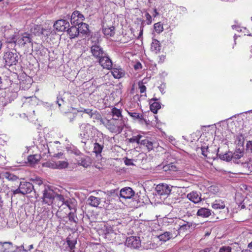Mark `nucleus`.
<instances>
[{"label":"nucleus","mask_w":252,"mask_h":252,"mask_svg":"<svg viewBox=\"0 0 252 252\" xmlns=\"http://www.w3.org/2000/svg\"><path fill=\"white\" fill-rule=\"evenodd\" d=\"M126 125V122L123 118H113L107 121L106 127L111 132L120 133Z\"/></svg>","instance_id":"f257e3e1"},{"label":"nucleus","mask_w":252,"mask_h":252,"mask_svg":"<svg viewBox=\"0 0 252 252\" xmlns=\"http://www.w3.org/2000/svg\"><path fill=\"white\" fill-rule=\"evenodd\" d=\"M171 225L173 226L174 236H177L179 234V230L185 231L192 226L191 223L177 219L175 220H173Z\"/></svg>","instance_id":"f03ea898"},{"label":"nucleus","mask_w":252,"mask_h":252,"mask_svg":"<svg viewBox=\"0 0 252 252\" xmlns=\"http://www.w3.org/2000/svg\"><path fill=\"white\" fill-rule=\"evenodd\" d=\"M3 60L5 65L11 66L17 63L19 60V56L16 50L8 51L4 53Z\"/></svg>","instance_id":"7ed1b4c3"},{"label":"nucleus","mask_w":252,"mask_h":252,"mask_svg":"<svg viewBox=\"0 0 252 252\" xmlns=\"http://www.w3.org/2000/svg\"><path fill=\"white\" fill-rule=\"evenodd\" d=\"M76 162H74V164H77L82 166L84 168H87L92 164V159L89 156L84 155L81 152L75 153V157L74 158Z\"/></svg>","instance_id":"20e7f679"},{"label":"nucleus","mask_w":252,"mask_h":252,"mask_svg":"<svg viewBox=\"0 0 252 252\" xmlns=\"http://www.w3.org/2000/svg\"><path fill=\"white\" fill-rule=\"evenodd\" d=\"M42 192V201L48 205H51L55 199V192L49 186L45 187Z\"/></svg>","instance_id":"39448f33"},{"label":"nucleus","mask_w":252,"mask_h":252,"mask_svg":"<svg viewBox=\"0 0 252 252\" xmlns=\"http://www.w3.org/2000/svg\"><path fill=\"white\" fill-rule=\"evenodd\" d=\"M140 145L145 147L147 150L150 152L154 149L157 144L155 139L151 137H145L141 140Z\"/></svg>","instance_id":"423d86ee"},{"label":"nucleus","mask_w":252,"mask_h":252,"mask_svg":"<svg viewBox=\"0 0 252 252\" xmlns=\"http://www.w3.org/2000/svg\"><path fill=\"white\" fill-rule=\"evenodd\" d=\"M31 35L28 32H24L18 37L17 44L22 47L26 46L28 44H32Z\"/></svg>","instance_id":"0eeeda50"},{"label":"nucleus","mask_w":252,"mask_h":252,"mask_svg":"<svg viewBox=\"0 0 252 252\" xmlns=\"http://www.w3.org/2000/svg\"><path fill=\"white\" fill-rule=\"evenodd\" d=\"M20 189L22 191V194H26L31 193L33 190L35 193L36 192L37 188H35L34 185L30 183L27 182H21L20 184ZM37 188V187H35Z\"/></svg>","instance_id":"6e6552de"},{"label":"nucleus","mask_w":252,"mask_h":252,"mask_svg":"<svg viewBox=\"0 0 252 252\" xmlns=\"http://www.w3.org/2000/svg\"><path fill=\"white\" fill-rule=\"evenodd\" d=\"M98 62L103 68L108 70L112 69V62L111 60L106 56V53L98 59Z\"/></svg>","instance_id":"1a4fd4ad"},{"label":"nucleus","mask_w":252,"mask_h":252,"mask_svg":"<svg viewBox=\"0 0 252 252\" xmlns=\"http://www.w3.org/2000/svg\"><path fill=\"white\" fill-rule=\"evenodd\" d=\"M126 244L127 247L136 249L141 245V242L138 237L130 236L126 239Z\"/></svg>","instance_id":"9d476101"},{"label":"nucleus","mask_w":252,"mask_h":252,"mask_svg":"<svg viewBox=\"0 0 252 252\" xmlns=\"http://www.w3.org/2000/svg\"><path fill=\"white\" fill-rule=\"evenodd\" d=\"M69 27V22L63 19L57 20L54 24V28L60 32L64 31Z\"/></svg>","instance_id":"9b49d317"},{"label":"nucleus","mask_w":252,"mask_h":252,"mask_svg":"<svg viewBox=\"0 0 252 252\" xmlns=\"http://www.w3.org/2000/svg\"><path fill=\"white\" fill-rule=\"evenodd\" d=\"M84 20V16L78 11H74L70 18V22L72 24L76 25L80 24Z\"/></svg>","instance_id":"f8f14e48"},{"label":"nucleus","mask_w":252,"mask_h":252,"mask_svg":"<svg viewBox=\"0 0 252 252\" xmlns=\"http://www.w3.org/2000/svg\"><path fill=\"white\" fill-rule=\"evenodd\" d=\"M174 204L175 207L183 210L188 208L189 206V202L186 198L180 197L176 199Z\"/></svg>","instance_id":"ddd939ff"},{"label":"nucleus","mask_w":252,"mask_h":252,"mask_svg":"<svg viewBox=\"0 0 252 252\" xmlns=\"http://www.w3.org/2000/svg\"><path fill=\"white\" fill-rule=\"evenodd\" d=\"M91 52L93 55L98 60L105 54L100 46L97 45H94L91 47Z\"/></svg>","instance_id":"4468645a"},{"label":"nucleus","mask_w":252,"mask_h":252,"mask_svg":"<svg viewBox=\"0 0 252 252\" xmlns=\"http://www.w3.org/2000/svg\"><path fill=\"white\" fill-rule=\"evenodd\" d=\"M134 195V191L129 187L123 188L120 191V197L125 199H129L133 196Z\"/></svg>","instance_id":"2eb2a0df"},{"label":"nucleus","mask_w":252,"mask_h":252,"mask_svg":"<svg viewBox=\"0 0 252 252\" xmlns=\"http://www.w3.org/2000/svg\"><path fill=\"white\" fill-rule=\"evenodd\" d=\"M187 198L190 201L194 203H199L201 201L200 194L198 193L196 191H192L187 194Z\"/></svg>","instance_id":"dca6fc26"},{"label":"nucleus","mask_w":252,"mask_h":252,"mask_svg":"<svg viewBox=\"0 0 252 252\" xmlns=\"http://www.w3.org/2000/svg\"><path fill=\"white\" fill-rule=\"evenodd\" d=\"M158 100L157 98H152L150 101V110L154 114H156L158 112V110L161 108L160 102L157 101Z\"/></svg>","instance_id":"f3484780"},{"label":"nucleus","mask_w":252,"mask_h":252,"mask_svg":"<svg viewBox=\"0 0 252 252\" xmlns=\"http://www.w3.org/2000/svg\"><path fill=\"white\" fill-rule=\"evenodd\" d=\"M104 233L105 238L107 239L109 241H112L115 238L116 234L111 226H106L104 230Z\"/></svg>","instance_id":"a211bd4d"},{"label":"nucleus","mask_w":252,"mask_h":252,"mask_svg":"<svg viewBox=\"0 0 252 252\" xmlns=\"http://www.w3.org/2000/svg\"><path fill=\"white\" fill-rule=\"evenodd\" d=\"M77 238H74L73 236L69 235L66 238V243L68 246L69 251H74L75 246L77 244Z\"/></svg>","instance_id":"6ab92c4d"},{"label":"nucleus","mask_w":252,"mask_h":252,"mask_svg":"<svg viewBox=\"0 0 252 252\" xmlns=\"http://www.w3.org/2000/svg\"><path fill=\"white\" fill-rule=\"evenodd\" d=\"M157 190L160 194H169L171 191L170 187L167 184L158 185L157 187Z\"/></svg>","instance_id":"aec40b11"},{"label":"nucleus","mask_w":252,"mask_h":252,"mask_svg":"<svg viewBox=\"0 0 252 252\" xmlns=\"http://www.w3.org/2000/svg\"><path fill=\"white\" fill-rule=\"evenodd\" d=\"M196 215L201 218H208L211 215V211L206 208H201L198 209Z\"/></svg>","instance_id":"412c9836"},{"label":"nucleus","mask_w":252,"mask_h":252,"mask_svg":"<svg viewBox=\"0 0 252 252\" xmlns=\"http://www.w3.org/2000/svg\"><path fill=\"white\" fill-rule=\"evenodd\" d=\"M161 45L158 40L156 39H153L151 44V49L152 51L154 52L155 53H158L161 50Z\"/></svg>","instance_id":"4be33fe9"},{"label":"nucleus","mask_w":252,"mask_h":252,"mask_svg":"<svg viewBox=\"0 0 252 252\" xmlns=\"http://www.w3.org/2000/svg\"><path fill=\"white\" fill-rule=\"evenodd\" d=\"M113 77L116 79H120L124 76L125 71L122 68H114L111 71Z\"/></svg>","instance_id":"5701e85b"},{"label":"nucleus","mask_w":252,"mask_h":252,"mask_svg":"<svg viewBox=\"0 0 252 252\" xmlns=\"http://www.w3.org/2000/svg\"><path fill=\"white\" fill-rule=\"evenodd\" d=\"M31 32L35 35H40L44 34V32L46 31L44 29L41 27L40 25H35L31 28Z\"/></svg>","instance_id":"b1692460"},{"label":"nucleus","mask_w":252,"mask_h":252,"mask_svg":"<svg viewBox=\"0 0 252 252\" xmlns=\"http://www.w3.org/2000/svg\"><path fill=\"white\" fill-rule=\"evenodd\" d=\"M68 34L70 38H74L77 37L78 34V28L75 26H72L67 30Z\"/></svg>","instance_id":"393cba45"},{"label":"nucleus","mask_w":252,"mask_h":252,"mask_svg":"<svg viewBox=\"0 0 252 252\" xmlns=\"http://www.w3.org/2000/svg\"><path fill=\"white\" fill-rule=\"evenodd\" d=\"M225 207V203L221 199H217L212 204V207L215 210L222 209Z\"/></svg>","instance_id":"a878e982"},{"label":"nucleus","mask_w":252,"mask_h":252,"mask_svg":"<svg viewBox=\"0 0 252 252\" xmlns=\"http://www.w3.org/2000/svg\"><path fill=\"white\" fill-rule=\"evenodd\" d=\"M115 28L113 26L109 27H105L103 29V32L107 37H111L114 35L115 33Z\"/></svg>","instance_id":"bb28decb"},{"label":"nucleus","mask_w":252,"mask_h":252,"mask_svg":"<svg viewBox=\"0 0 252 252\" xmlns=\"http://www.w3.org/2000/svg\"><path fill=\"white\" fill-rule=\"evenodd\" d=\"M89 204L93 207H97L100 202V198L94 196H90L88 200Z\"/></svg>","instance_id":"cd10ccee"},{"label":"nucleus","mask_w":252,"mask_h":252,"mask_svg":"<svg viewBox=\"0 0 252 252\" xmlns=\"http://www.w3.org/2000/svg\"><path fill=\"white\" fill-rule=\"evenodd\" d=\"M173 237H175L174 234L173 235L172 232H165L164 233L159 235L158 236V238L160 241L166 242Z\"/></svg>","instance_id":"c85d7f7f"},{"label":"nucleus","mask_w":252,"mask_h":252,"mask_svg":"<svg viewBox=\"0 0 252 252\" xmlns=\"http://www.w3.org/2000/svg\"><path fill=\"white\" fill-rule=\"evenodd\" d=\"M78 25V32L82 33V34H87L88 32L89 29H88V25L82 22V23H80V24H77Z\"/></svg>","instance_id":"c756f323"},{"label":"nucleus","mask_w":252,"mask_h":252,"mask_svg":"<svg viewBox=\"0 0 252 252\" xmlns=\"http://www.w3.org/2000/svg\"><path fill=\"white\" fill-rule=\"evenodd\" d=\"M5 36L6 43H14L16 45L17 42L18 35L15 33L10 35H6L5 34Z\"/></svg>","instance_id":"7c9ffc66"},{"label":"nucleus","mask_w":252,"mask_h":252,"mask_svg":"<svg viewBox=\"0 0 252 252\" xmlns=\"http://www.w3.org/2000/svg\"><path fill=\"white\" fill-rule=\"evenodd\" d=\"M40 159V156L38 155H30L28 157V161L31 165L37 163Z\"/></svg>","instance_id":"2f4dec72"},{"label":"nucleus","mask_w":252,"mask_h":252,"mask_svg":"<svg viewBox=\"0 0 252 252\" xmlns=\"http://www.w3.org/2000/svg\"><path fill=\"white\" fill-rule=\"evenodd\" d=\"M163 171H176L178 170V168L176 164L174 163H170L169 164L164 165L162 167Z\"/></svg>","instance_id":"473e14b6"},{"label":"nucleus","mask_w":252,"mask_h":252,"mask_svg":"<svg viewBox=\"0 0 252 252\" xmlns=\"http://www.w3.org/2000/svg\"><path fill=\"white\" fill-rule=\"evenodd\" d=\"M144 136L141 134L133 135L131 138L128 139V142L131 143H136L140 145L141 140L143 139Z\"/></svg>","instance_id":"72a5a7b5"},{"label":"nucleus","mask_w":252,"mask_h":252,"mask_svg":"<svg viewBox=\"0 0 252 252\" xmlns=\"http://www.w3.org/2000/svg\"><path fill=\"white\" fill-rule=\"evenodd\" d=\"M128 113L133 120H138L140 122L144 121L146 122V120L144 119V116L142 114L137 112H128Z\"/></svg>","instance_id":"f704fd0d"},{"label":"nucleus","mask_w":252,"mask_h":252,"mask_svg":"<svg viewBox=\"0 0 252 252\" xmlns=\"http://www.w3.org/2000/svg\"><path fill=\"white\" fill-rule=\"evenodd\" d=\"M31 181H32L33 184L34 186H38L39 187H40L41 189H44L45 187H47V186H46L43 184L42 180L40 177H35V178H32L31 179Z\"/></svg>","instance_id":"c9c22d12"},{"label":"nucleus","mask_w":252,"mask_h":252,"mask_svg":"<svg viewBox=\"0 0 252 252\" xmlns=\"http://www.w3.org/2000/svg\"><path fill=\"white\" fill-rule=\"evenodd\" d=\"M103 148V145H101L98 143H95L94 146L93 152L97 155L101 153Z\"/></svg>","instance_id":"e433bc0d"},{"label":"nucleus","mask_w":252,"mask_h":252,"mask_svg":"<svg viewBox=\"0 0 252 252\" xmlns=\"http://www.w3.org/2000/svg\"><path fill=\"white\" fill-rule=\"evenodd\" d=\"M69 220L71 222H77V216L76 215V209H73V211L69 212L68 215Z\"/></svg>","instance_id":"4c0bfd02"},{"label":"nucleus","mask_w":252,"mask_h":252,"mask_svg":"<svg viewBox=\"0 0 252 252\" xmlns=\"http://www.w3.org/2000/svg\"><path fill=\"white\" fill-rule=\"evenodd\" d=\"M57 161V169H62L66 168L68 166V162L67 161H61L58 160Z\"/></svg>","instance_id":"58836bf2"},{"label":"nucleus","mask_w":252,"mask_h":252,"mask_svg":"<svg viewBox=\"0 0 252 252\" xmlns=\"http://www.w3.org/2000/svg\"><path fill=\"white\" fill-rule=\"evenodd\" d=\"M111 112L113 117H116L117 118V119H119L120 117L123 118L122 112L120 109H119L116 107H114L112 109Z\"/></svg>","instance_id":"ea45409f"},{"label":"nucleus","mask_w":252,"mask_h":252,"mask_svg":"<svg viewBox=\"0 0 252 252\" xmlns=\"http://www.w3.org/2000/svg\"><path fill=\"white\" fill-rule=\"evenodd\" d=\"M155 32L158 33H160L163 31V27L160 22L155 23L154 25Z\"/></svg>","instance_id":"a19ab883"},{"label":"nucleus","mask_w":252,"mask_h":252,"mask_svg":"<svg viewBox=\"0 0 252 252\" xmlns=\"http://www.w3.org/2000/svg\"><path fill=\"white\" fill-rule=\"evenodd\" d=\"M209 192L213 194H216L219 192L220 189L218 186L212 185L208 187Z\"/></svg>","instance_id":"79ce46f5"},{"label":"nucleus","mask_w":252,"mask_h":252,"mask_svg":"<svg viewBox=\"0 0 252 252\" xmlns=\"http://www.w3.org/2000/svg\"><path fill=\"white\" fill-rule=\"evenodd\" d=\"M232 248L228 246H223L221 247L219 252H231Z\"/></svg>","instance_id":"37998d69"},{"label":"nucleus","mask_w":252,"mask_h":252,"mask_svg":"<svg viewBox=\"0 0 252 252\" xmlns=\"http://www.w3.org/2000/svg\"><path fill=\"white\" fill-rule=\"evenodd\" d=\"M243 152L236 151L232 155V158L235 159H240L241 157L243 156Z\"/></svg>","instance_id":"c03bdc74"},{"label":"nucleus","mask_w":252,"mask_h":252,"mask_svg":"<svg viewBox=\"0 0 252 252\" xmlns=\"http://www.w3.org/2000/svg\"><path fill=\"white\" fill-rule=\"evenodd\" d=\"M55 198L57 200H58L59 201L61 202V205H63L66 201H65L63 195L62 194H56L55 195Z\"/></svg>","instance_id":"a18cd8bd"},{"label":"nucleus","mask_w":252,"mask_h":252,"mask_svg":"<svg viewBox=\"0 0 252 252\" xmlns=\"http://www.w3.org/2000/svg\"><path fill=\"white\" fill-rule=\"evenodd\" d=\"M80 112L88 114L90 116V118H92L93 115H94L96 112H97V111H95L94 113L93 112V110L90 109H84L83 110H81Z\"/></svg>","instance_id":"49530a36"},{"label":"nucleus","mask_w":252,"mask_h":252,"mask_svg":"<svg viewBox=\"0 0 252 252\" xmlns=\"http://www.w3.org/2000/svg\"><path fill=\"white\" fill-rule=\"evenodd\" d=\"M46 166L53 169H57V161H52L46 163Z\"/></svg>","instance_id":"de8ad7c7"},{"label":"nucleus","mask_w":252,"mask_h":252,"mask_svg":"<svg viewBox=\"0 0 252 252\" xmlns=\"http://www.w3.org/2000/svg\"><path fill=\"white\" fill-rule=\"evenodd\" d=\"M138 87L140 93L142 94L146 92V87L142 82H139L138 83Z\"/></svg>","instance_id":"09e8293b"},{"label":"nucleus","mask_w":252,"mask_h":252,"mask_svg":"<svg viewBox=\"0 0 252 252\" xmlns=\"http://www.w3.org/2000/svg\"><path fill=\"white\" fill-rule=\"evenodd\" d=\"M3 176L5 178L9 180H13L15 177L13 174H11L8 172H6L3 174Z\"/></svg>","instance_id":"8fccbe9b"},{"label":"nucleus","mask_w":252,"mask_h":252,"mask_svg":"<svg viewBox=\"0 0 252 252\" xmlns=\"http://www.w3.org/2000/svg\"><path fill=\"white\" fill-rule=\"evenodd\" d=\"M145 17H146V20L147 21V24L149 25V24H151L152 23V16H151V15L148 13V12H146L145 13Z\"/></svg>","instance_id":"3c124183"},{"label":"nucleus","mask_w":252,"mask_h":252,"mask_svg":"<svg viewBox=\"0 0 252 252\" xmlns=\"http://www.w3.org/2000/svg\"><path fill=\"white\" fill-rule=\"evenodd\" d=\"M12 191V194L13 195H15V194H18V193H21V194H22V190L20 189V185L19 186V188L17 189H16L15 190H13Z\"/></svg>","instance_id":"603ef678"},{"label":"nucleus","mask_w":252,"mask_h":252,"mask_svg":"<svg viewBox=\"0 0 252 252\" xmlns=\"http://www.w3.org/2000/svg\"><path fill=\"white\" fill-rule=\"evenodd\" d=\"M32 97H31V96H30V97H26L25 98L26 99V101H25L23 104V106L24 107H26L27 104V103H29L30 102V101L31 100H32Z\"/></svg>","instance_id":"864d4df0"},{"label":"nucleus","mask_w":252,"mask_h":252,"mask_svg":"<svg viewBox=\"0 0 252 252\" xmlns=\"http://www.w3.org/2000/svg\"><path fill=\"white\" fill-rule=\"evenodd\" d=\"M134 68L135 69H138L142 68V64L140 62H137L134 65Z\"/></svg>","instance_id":"5fc2aeb1"},{"label":"nucleus","mask_w":252,"mask_h":252,"mask_svg":"<svg viewBox=\"0 0 252 252\" xmlns=\"http://www.w3.org/2000/svg\"><path fill=\"white\" fill-rule=\"evenodd\" d=\"M158 58H159V60L158 61V63H162L165 59V56L162 55L161 56H159L158 57Z\"/></svg>","instance_id":"6e6d98bb"},{"label":"nucleus","mask_w":252,"mask_h":252,"mask_svg":"<svg viewBox=\"0 0 252 252\" xmlns=\"http://www.w3.org/2000/svg\"><path fill=\"white\" fill-rule=\"evenodd\" d=\"M246 146L247 148H249L252 152V140L248 141L247 143Z\"/></svg>","instance_id":"4d7b16f0"},{"label":"nucleus","mask_w":252,"mask_h":252,"mask_svg":"<svg viewBox=\"0 0 252 252\" xmlns=\"http://www.w3.org/2000/svg\"><path fill=\"white\" fill-rule=\"evenodd\" d=\"M207 149L208 148H201V150H202V155L204 156V157H208V154L206 153L207 151Z\"/></svg>","instance_id":"13d9d810"},{"label":"nucleus","mask_w":252,"mask_h":252,"mask_svg":"<svg viewBox=\"0 0 252 252\" xmlns=\"http://www.w3.org/2000/svg\"><path fill=\"white\" fill-rule=\"evenodd\" d=\"M143 32V28L142 26H140V32H139L138 35L137 37V38L139 39L142 36Z\"/></svg>","instance_id":"bf43d9fd"},{"label":"nucleus","mask_w":252,"mask_h":252,"mask_svg":"<svg viewBox=\"0 0 252 252\" xmlns=\"http://www.w3.org/2000/svg\"><path fill=\"white\" fill-rule=\"evenodd\" d=\"M63 204H64V205H65L66 206H67L68 207V208L69 209V210H72V211H73V209L74 208H72L71 207V206H70V205L69 204V202H68V201H66V202H65Z\"/></svg>","instance_id":"052dcab7"},{"label":"nucleus","mask_w":252,"mask_h":252,"mask_svg":"<svg viewBox=\"0 0 252 252\" xmlns=\"http://www.w3.org/2000/svg\"><path fill=\"white\" fill-rule=\"evenodd\" d=\"M125 164L127 165H129L132 164L130 159H127L126 160H125Z\"/></svg>","instance_id":"680f3d73"},{"label":"nucleus","mask_w":252,"mask_h":252,"mask_svg":"<svg viewBox=\"0 0 252 252\" xmlns=\"http://www.w3.org/2000/svg\"><path fill=\"white\" fill-rule=\"evenodd\" d=\"M110 198H114V199H117L118 200L119 199V197L117 195H112L110 196Z\"/></svg>","instance_id":"e2e57ef3"},{"label":"nucleus","mask_w":252,"mask_h":252,"mask_svg":"<svg viewBox=\"0 0 252 252\" xmlns=\"http://www.w3.org/2000/svg\"><path fill=\"white\" fill-rule=\"evenodd\" d=\"M154 13H155V14L154 15V16L155 17H156L158 14V13L157 11V9H156V8L154 9Z\"/></svg>","instance_id":"0e129e2a"},{"label":"nucleus","mask_w":252,"mask_h":252,"mask_svg":"<svg viewBox=\"0 0 252 252\" xmlns=\"http://www.w3.org/2000/svg\"><path fill=\"white\" fill-rule=\"evenodd\" d=\"M241 252H252L249 249H246V250H242Z\"/></svg>","instance_id":"69168bd1"},{"label":"nucleus","mask_w":252,"mask_h":252,"mask_svg":"<svg viewBox=\"0 0 252 252\" xmlns=\"http://www.w3.org/2000/svg\"><path fill=\"white\" fill-rule=\"evenodd\" d=\"M248 248H250V249H252V242H251L250 243H249L248 244Z\"/></svg>","instance_id":"338daca9"},{"label":"nucleus","mask_w":252,"mask_h":252,"mask_svg":"<svg viewBox=\"0 0 252 252\" xmlns=\"http://www.w3.org/2000/svg\"><path fill=\"white\" fill-rule=\"evenodd\" d=\"M201 252H210V250L209 249H205L204 250H203V251H201Z\"/></svg>","instance_id":"774afa93"}]
</instances>
